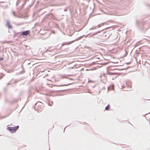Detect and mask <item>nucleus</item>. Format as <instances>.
Segmentation results:
<instances>
[{
	"instance_id": "f257e3e1",
	"label": "nucleus",
	"mask_w": 150,
	"mask_h": 150,
	"mask_svg": "<svg viewBox=\"0 0 150 150\" xmlns=\"http://www.w3.org/2000/svg\"><path fill=\"white\" fill-rule=\"evenodd\" d=\"M19 128V126H17L14 127H8L7 129L11 133H13L16 132V131Z\"/></svg>"
},
{
	"instance_id": "7ed1b4c3",
	"label": "nucleus",
	"mask_w": 150,
	"mask_h": 150,
	"mask_svg": "<svg viewBox=\"0 0 150 150\" xmlns=\"http://www.w3.org/2000/svg\"><path fill=\"white\" fill-rule=\"evenodd\" d=\"M110 108V105H108L105 108V110H109Z\"/></svg>"
},
{
	"instance_id": "6e6552de",
	"label": "nucleus",
	"mask_w": 150,
	"mask_h": 150,
	"mask_svg": "<svg viewBox=\"0 0 150 150\" xmlns=\"http://www.w3.org/2000/svg\"><path fill=\"white\" fill-rule=\"evenodd\" d=\"M3 58H1L0 59V60H3Z\"/></svg>"
},
{
	"instance_id": "423d86ee",
	"label": "nucleus",
	"mask_w": 150,
	"mask_h": 150,
	"mask_svg": "<svg viewBox=\"0 0 150 150\" xmlns=\"http://www.w3.org/2000/svg\"><path fill=\"white\" fill-rule=\"evenodd\" d=\"M7 24L9 28H12L11 26V25H10V23H7Z\"/></svg>"
},
{
	"instance_id": "f03ea898",
	"label": "nucleus",
	"mask_w": 150,
	"mask_h": 150,
	"mask_svg": "<svg viewBox=\"0 0 150 150\" xmlns=\"http://www.w3.org/2000/svg\"><path fill=\"white\" fill-rule=\"evenodd\" d=\"M30 33V31L29 30L25 31L23 32L22 34L23 35H28Z\"/></svg>"
},
{
	"instance_id": "1a4fd4ad",
	"label": "nucleus",
	"mask_w": 150,
	"mask_h": 150,
	"mask_svg": "<svg viewBox=\"0 0 150 150\" xmlns=\"http://www.w3.org/2000/svg\"><path fill=\"white\" fill-rule=\"evenodd\" d=\"M110 51H110V50L109 51H108L109 53V52H110Z\"/></svg>"
},
{
	"instance_id": "0eeeda50",
	"label": "nucleus",
	"mask_w": 150,
	"mask_h": 150,
	"mask_svg": "<svg viewBox=\"0 0 150 150\" xmlns=\"http://www.w3.org/2000/svg\"><path fill=\"white\" fill-rule=\"evenodd\" d=\"M101 25H101V24H100V25H98V27H100L101 26Z\"/></svg>"
},
{
	"instance_id": "39448f33",
	"label": "nucleus",
	"mask_w": 150,
	"mask_h": 150,
	"mask_svg": "<svg viewBox=\"0 0 150 150\" xmlns=\"http://www.w3.org/2000/svg\"><path fill=\"white\" fill-rule=\"evenodd\" d=\"M71 42H66L65 43L62 44V46H63L64 45H69L70 44H71Z\"/></svg>"
},
{
	"instance_id": "20e7f679",
	"label": "nucleus",
	"mask_w": 150,
	"mask_h": 150,
	"mask_svg": "<svg viewBox=\"0 0 150 150\" xmlns=\"http://www.w3.org/2000/svg\"><path fill=\"white\" fill-rule=\"evenodd\" d=\"M107 74L109 75L115 74V73L109 71L108 72Z\"/></svg>"
}]
</instances>
